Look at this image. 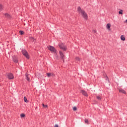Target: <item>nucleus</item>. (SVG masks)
<instances>
[{
    "label": "nucleus",
    "mask_w": 127,
    "mask_h": 127,
    "mask_svg": "<svg viewBox=\"0 0 127 127\" xmlns=\"http://www.w3.org/2000/svg\"><path fill=\"white\" fill-rule=\"evenodd\" d=\"M106 27L107 29H109V30H111V24H107Z\"/></svg>",
    "instance_id": "10"
},
{
    "label": "nucleus",
    "mask_w": 127,
    "mask_h": 127,
    "mask_svg": "<svg viewBox=\"0 0 127 127\" xmlns=\"http://www.w3.org/2000/svg\"><path fill=\"white\" fill-rule=\"evenodd\" d=\"M126 22H127V19L126 20Z\"/></svg>",
    "instance_id": "27"
},
{
    "label": "nucleus",
    "mask_w": 127,
    "mask_h": 127,
    "mask_svg": "<svg viewBox=\"0 0 127 127\" xmlns=\"http://www.w3.org/2000/svg\"><path fill=\"white\" fill-rule=\"evenodd\" d=\"M59 46L60 48L62 49L64 51H66V50H67V47H66L63 43L59 44Z\"/></svg>",
    "instance_id": "2"
},
{
    "label": "nucleus",
    "mask_w": 127,
    "mask_h": 127,
    "mask_svg": "<svg viewBox=\"0 0 127 127\" xmlns=\"http://www.w3.org/2000/svg\"><path fill=\"white\" fill-rule=\"evenodd\" d=\"M73 111H77V107H73Z\"/></svg>",
    "instance_id": "25"
},
{
    "label": "nucleus",
    "mask_w": 127,
    "mask_h": 127,
    "mask_svg": "<svg viewBox=\"0 0 127 127\" xmlns=\"http://www.w3.org/2000/svg\"><path fill=\"white\" fill-rule=\"evenodd\" d=\"M96 98H97V100H101V99H102V97L101 96H97L96 97Z\"/></svg>",
    "instance_id": "19"
},
{
    "label": "nucleus",
    "mask_w": 127,
    "mask_h": 127,
    "mask_svg": "<svg viewBox=\"0 0 127 127\" xmlns=\"http://www.w3.org/2000/svg\"><path fill=\"white\" fill-rule=\"evenodd\" d=\"M19 33L20 35H22L23 34H24V32H23V31H19Z\"/></svg>",
    "instance_id": "16"
},
{
    "label": "nucleus",
    "mask_w": 127,
    "mask_h": 127,
    "mask_svg": "<svg viewBox=\"0 0 127 127\" xmlns=\"http://www.w3.org/2000/svg\"><path fill=\"white\" fill-rule=\"evenodd\" d=\"M120 93H123V94H126V91H125L124 89L120 88L119 89Z\"/></svg>",
    "instance_id": "9"
},
{
    "label": "nucleus",
    "mask_w": 127,
    "mask_h": 127,
    "mask_svg": "<svg viewBox=\"0 0 127 127\" xmlns=\"http://www.w3.org/2000/svg\"><path fill=\"white\" fill-rule=\"evenodd\" d=\"M5 15V17H6V18H11V16H10V15H9V14L8 13H5L4 14Z\"/></svg>",
    "instance_id": "8"
},
{
    "label": "nucleus",
    "mask_w": 127,
    "mask_h": 127,
    "mask_svg": "<svg viewBox=\"0 0 127 127\" xmlns=\"http://www.w3.org/2000/svg\"><path fill=\"white\" fill-rule=\"evenodd\" d=\"M20 117H21V118H24V117H25V115L23 114H21L20 115Z\"/></svg>",
    "instance_id": "23"
},
{
    "label": "nucleus",
    "mask_w": 127,
    "mask_h": 127,
    "mask_svg": "<svg viewBox=\"0 0 127 127\" xmlns=\"http://www.w3.org/2000/svg\"><path fill=\"white\" fill-rule=\"evenodd\" d=\"M43 108H48V106L44 105V104H42Z\"/></svg>",
    "instance_id": "21"
},
{
    "label": "nucleus",
    "mask_w": 127,
    "mask_h": 127,
    "mask_svg": "<svg viewBox=\"0 0 127 127\" xmlns=\"http://www.w3.org/2000/svg\"><path fill=\"white\" fill-rule=\"evenodd\" d=\"M77 11L79 13H80L82 15V16L84 18V19H88V15L87 14V13L83 9H82L81 8V7L78 6L77 8Z\"/></svg>",
    "instance_id": "1"
},
{
    "label": "nucleus",
    "mask_w": 127,
    "mask_h": 127,
    "mask_svg": "<svg viewBox=\"0 0 127 127\" xmlns=\"http://www.w3.org/2000/svg\"><path fill=\"white\" fill-rule=\"evenodd\" d=\"M84 122L85 124H88V123H89V120H88V119H85Z\"/></svg>",
    "instance_id": "22"
},
{
    "label": "nucleus",
    "mask_w": 127,
    "mask_h": 127,
    "mask_svg": "<svg viewBox=\"0 0 127 127\" xmlns=\"http://www.w3.org/2000/svg\"><path fill=\"white\" fill-rule=\"evenodd\" d=\"M81 93L83 95V96H85V97H88V93L84 90H81Z\"/></svg>",
    "instance_id": "7"
},
{
    "label": "nucleus",
    "mask_w": 127,
    "mask_h": 127,
    "mask_svg": "<svg viewBox=\"0 0 127 127\" xmlns=\"http://www.w3.org/2000/svg\"><path fill=\"white\" fill-rule=\"evenodd\" d=\"M123 11H123V10H120L119 11V14H123Z\"/></svg>",
    "instance_id": "20"
},
{
    "label": "nucleus",
    "mask_w": 127,
    "mask_h": 127,
    "mask_svg": "<svg viewBox=\"0 0 127 127\" xmlns=\"http://www.w3.org/2000/svg\"><path fill=\"white\" fill-rule=\"evenodd\" d=\"M47 76H48V77H51V76H53V73H47Z\"/></svg>",
    "instance_id": "13"
},
{
    "label": "nucleus",
    "mask_w": 127,
    "mask_h": 127,
    "mask_svg": "<svg viewBox=\"0 0 127 127\" xmlns=\"http://www.w3.org/2000/svg\"><path fill=\"white\" fill-rule=\"evenodd\" d=\"M25 76H26V79L27 80V81H28V82H29L30 81V78H29L28 77V74H27V73L25 74Z\"/></svg>",
    "instance_id": "11"
},
{
    "label": "nucleus",
    "mask_w": 127,
    "mask_h": 127,
    "mask_svg": "<svg viewBox=\"0 0 127 127\" xmlns=\"http://www.w3.org/2000/svg\"><path fill=\"white\" fill-rule=\"evenodd\" d=\"M59 54L61 59L63 60V61L64 62V57H65V55H64V53L62 52L61 51H60Z\"/></svg>",
    "instance_id": "6"
},
{
    "label": "nucleus",
    "mask_w": 127,
    "mask_h": 127,
    "mask_svg": "<svg viewBox=\"0 0 127 127\" xmlns=\"http://www.w3.org/2000/svg\"><path fill=\"white\" fill-rule=\"evenodd\" d=\"M75 60H76V61H80V58L79 57H76L75 58Z\"/></svg>",
    "instance_id": "24"
},
{
    "label": "nucleus",
    "mask_w": 127,
    "mask_h": 127,
    "mask_svg": "<svg viewBox=\"0 0 127 127\" xmlns=\"http://www.w3.org/2000/svg\"><path fill=\"white\" fill-rule=\"evenodd\" d=\"M121 40H122L123 41H125V40H126V38L125 37V36L124 35H122L121 36Z\"/></svg>",
    "instance_id": "12"
},
{
    "label": "nucleus",
    "mask_w": 127,
    "mask_h": 127,
    "mask_svg": "<svg viewBox=\"0 0 127 127\" xmlns=\"http://www.w3.org/2000/svg\"><path fill=\"white\" fill-rule=\"evenodd\" d=\"M54 127H59V126H58V125H55Z\"/></svg>",
    "instance_id": "26"
},
{
    "label": "nucleus",
    "mask_w": 127,
    "mask_h": 127,
    "mask_svg": "<svg viewBox=\"0 0 127 127\" xmlns=\"http://www.w3.org/2000/svg\"><path fill=\"white\" fill-rule=\"evenodd\" d=\"M22 53L23 55L24 56L26 57V58H27V59H29V56L28 55V53L25 50H23L22 51Z\"/></svg>",
    "instance_id": "3"
},
{
    "label": "nucleus",
    "mask_w": 127,
    "mask_h": 127,
    "mask_svg": "<svg viewBox=\"0 0 127 127\" xmlns=\"http://www.w3.org/2000/svg\"><path fill=\"white\" fill-rule=\"evenodd\" d=\"M13 60L15 63H17V62H18L17 58H13Z\"/></svg>",
    "instance_id": "14"
},
{
    "label": "nucleus",
    "mask_w": 127,
    "mask_h": 127,
    "mask_svg": "<svg viewBox=\"0 0 127 127\" xmlns=\"http://www.w3.org/2000/svg\"><path fill=\"white\" fill-rule=\"evenodd\" d=\"M7 78L8 80H11L14 78V76H13V74H12V73H9L7 75Z\"/></svg>",
    "instance_id": "5"
},
{
    "label": "nucleus",
    "mask_w": 127,
    "mask_h": 127,
    "mask_svg": "<svg viewBox=\"0 0 127 127\" xmlns=\"http://www.w3.org/2000/svg\"><path fill=\"white\" fill-rule=\"evenodd\" d=\"M49 50L51 51V52H53V53H56V49H55V48L54 47L49 46L48 47Z\"/></svg>",
    "instance_id": "4"
},
{
    "label": "nucleus",
    "mask_w": 127,
    "mask_h": 127,
    "mask_svg": "<svg viewBox=\"0 0 127 127\" xmlns=\"http://www.w3.org/2000/svg\"><path fill=\"white\" fill-rule=\"evenodd\" d=\"M3 9V6L0 4V11H1Z\"/></svg>",
    "instance_id": "15"
},
{
    "label": "nucleus",
    "mask_w": 127,
    "mask_h": 127,
    "mask_svg": "<svg viewBox=\"0 0 127 127\" xmlns=\"http://www.w3.org/2000/svg\"><path fill=\"white\" fill-rule=\"evenodd\" d=\"M24 101L25 103H28V100H27L26 97H24Z\"/></svg>",
    "instance_id": "18"
},
{
    "label": "nucleus",
    "mask_w": 127,
    "mask_h": 127,
    "mask_svg": "<svg viewBox=\"0 0 127 127\" xmlns=\"http://www.w3.org/2000/svg\"><path fill=\"white\" fill-rule=\"evenodd\" d=\"M30 40H31L32 41H33V42H34V41H35V39L33 38V37H30Z\"/></svg>",
    "instance_id": "17"
}]
</instances>
